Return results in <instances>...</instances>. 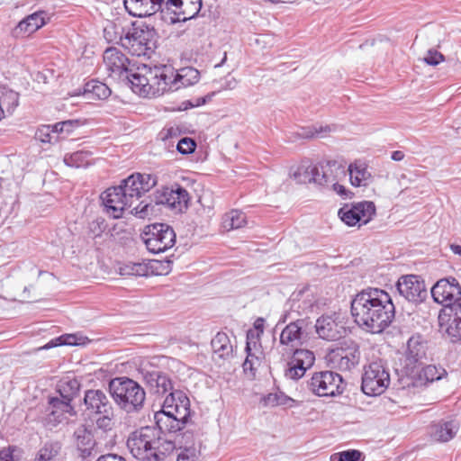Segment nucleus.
<instances>
[{
  "label": "nucleus",
  "instance_id": "nucleus-1",
  "mask_svg": "<svg viewBox=\"0 0 461 461\" xmlns=\"http://www.w3.org/2000/svg\"><path fill=\"white\" fill-rule=\"evenodd\" d=\"M191 417L190 400L182 391L167 396L161 409L155 412L156 427L146 426L131 433L127 447L131 455L141 461H161L174 448L172 440L162 433H176L188 424Z\"/></svg>",
  "mask_w": 461,
  "mask_h": 461
},
{
  "label": "nucleus",
  "instance_id": "nucleus-2",
  "mask_svg": "<svg viewBox=\"0 0 461 461\" xmlns=\"http://www.w3.org/2000/svg\"><path fill=\"white\" fill-rule=\"evenodd\" d=\"M351 314L358 326L372 333H381L393 321L395 308L387 292L368 287L352 299Z\"/></svg>",
  "mask_w": 461,
  "mask_h": 461
},
{
  "label": "nucleus",
  "instance_id": "nucleus-3",
  "mask_svg": "<svg viewBox=\"0 0 461 461\" xmlns=\"http://www.w3.org/2000/svg\"><path fill=\"white\" fill-rule=\"evenodd\" d=\"M174 69L169 66H155L150 68L147 65L138 67L128 77V82L133 92L144 97L158 96L167 91H172L171 82Z\"/></svg>",
  "mask_w": 461,
  "mask_h": 461
},
{
  "label": "nucleus",
  "instance_id": "nucleus-4",
  "mask_svg": "<svg viewBox=\"0 0 461 461\" xmlns=\"http://www.w3.org/2000/svg\"><path fill=\"white\" fill-rule=\"evenodd\" d=\"M108 389L114 402L127 413L139 412L143 408L146 393L134 380L115 377L109 382Z\"/></svg>",
  "mask_w": 461,
  "mask_h": 461
},
{
  "label": "nucleus",
  "instance_id": "nucleus-5",
  "mask_svg": "<svg viewBox=\"0 0 461 461\" xmlns=\"http://www.w3.org/2000/svg\"><path fill=\"white\" fill-rule=\"evenodd\" d=\"M156 184L157 177L155 176L141 173L132 174L121 182L120 187H122L132 206L131 211L132 214L140 219H145L152 213L153 205L147 200H142L136 206H133V204Z\"/></svg>",
  "mask_w": 461,
  "mask_h": 461
},
{
  "label": "nucleus",
  "instance_id": "nucleus-6",
  "mask_svg": "<svg viewBox=\"0 0 461 461\" xmlns=\"http://www.w3.org/2000/svg\"><path fill=\"white\" fill-rule=\"evenodd\" d=\"M156 32L153 28L149 26H138L128 29L127 32L122 30L120 36L111 39L115 43L122 45L129 52L137 57H150L156 47Z\"/></svg>",
  "mask_w": 461,
  "mask_h": 461
},
{
  "label": "nucleus",
  "instance_id": "nucleus-7",
  "mask_svg": "<svg viewBox=\"0 0 461 461\" xmlns=\"http://www.w3.org/2000/svg\"><path fill=\"white\" fill-rule=\"evenodd\" d=\"M388 368L382 360L373 361L364 366L361 389L368 396L382 394L390 384Z\"/></svg>",
  "mask_w": 461,
  "mask_h": 461
},
{
  "label": "nucleus",
  "instance_id": "nucleus-8",
  "mask_svg": "<svg viewBox=\"0 0 461 461\" xmlns=\"http://www.w3.org/2000/svg\"><path fill=\"white\" fill-rule=\"evenodd\" d=\"M141 239L149 252L158 254L175 245L176 233L167 224L155 223L145 228Z\"/></svg>",
  "mask_w": 461,
  "mask_h": 461
},
{
  "label": "nucleus",
  "instance_id": "nucleus-9",
  "mask_svg": "<svg viewBox=\"0 0 461 461\" xmlns=\"http://www.w3.org/2000/svg\"><path fill=\"white\" fill-rule=\"evenodd\" d=\"M307 388L317 396H336L344 392L345 384L339 374L333 371H321L314 373L307 381Z\"/></svg>",
  "mask_w": 461,
  "mask_h": 461
},
{
  "label": "nucleus",
  "instance_id": "nucleus-10",
  "mask_svg": "<svg viewBox=\"0 0 461 461\" xmlns=\"http://www.w3.org/2000/svg\"><path fill=\"white\" fill-rule=\"evenodd\" d=\"M104 66L107 71L108 77L114 79H127L134 74V65H131L130 59L117 48L110 47L104 52Z\"/></svg>",
  "mask_w": 461,
  "mask_h": 461
},
{
  "label": "nucleus",
  "instance_id": "nucleus-11",
  "mask_svg": "<svg viewBox=\"0 0 461 461\" xmlns=\"http://www.w3.org/2000/svg\"><path fill=\"white\" fill-rule=\"evenodd\" d=\"M375 214V205L371 201L344 204L338 212L339 219L348 226L368 223Z\"/></svg>",
  "mask_w": 461,
  "mask_h": 461
},
{
  "label": "nucleus",
  "instance_id": "nucleus-12",
  "mask_svg": "<svg viewBox=\"0 0 461 461\" xmlns=\"http://www.w3.org/2000/svg\"><path fill=\"white\" fill-rule=\"evenodd\" d=\"M427 342L420 335H413L408 339L402 364L407 375H412L415 369L427 359Z\"/></svg>",
  "mask_w": 461,
  "mask_h": 461
},
{
  "label": "nucleus",
  "instance_id": "nucleus-13",
  "mask_svg": "<svg viewBox=\"0 0 461 461\" xmlns=\"http://www.w3.org/2000/svg\"><path fill=\"white\" fill-rule=\"evenodd\" d=\"M308 327L307 319L292 320L281 331L279 343L285 348V350L291 353L300 349L307 337L306 329Z\"/></svg>",
  "mask_w": 461,
  "mask_h": 461
},
{
  "label": "nucleus",
  "instance_id": "nucleus-14",
  "mask_svg": "<svg viewBox=\"0 0 461 461\" xmlns=\"http://www.w3.org/2000/svg\"><path fill=\"white\" fill-rule=\"evenodd\" d=\"M361 357L360 349L357 344L350 342L333 348L330 351L329 361L341 371H348L357 366Z\"/></svg>",
  "mask_w": 461,
  "mask_h": 461
},
{
  "label": "nucleus",
  "instance_id": "nucleus-15",
  "mask_svg": "<svg viewBox=\"0 0 461 461\" xmlns=\"http://www.w3.org/2000/svg\"><path fill=\"white\" fill-rule=\"evenodd\" d=\"M438 323L452 339H461V303L445 304L438 314Z\"/></svg>",
  "mask_w": 461,
  "mask_h": 461
},
{
  "label": "nucleus",
  "instance_id": "nucleus-16",
  "mask_svg": "<svg viewBox=\"0 0 461 461\" xmlns=\"http://www.w3.org/2000/svg\"><path fill=\"white\" fill-rule=\"evenodd\" d=\"M431 296L436 303L444 305L460 303L461 285L453 276L441 278L432 286Z\"/></svg>",
  "mask_w": 461,
  "mask_h": 461
},
{
  "label": "nucleus",
  "instance_id": "nucleus-17",
  "mask_svg": "<svg viewBox=\"0 0 461 461\" xmlns=\"http://www.w3.org/2000/svg\"><path fill=\"white\" fill-rule=\"evenodd\" d=\"M165 11L174 14L171 23L186 22L195 18L202 8V0H165Z\"/></svg>",
  "mask_w": 461,
  "mask_h": 461
},
{
  "label": "nucleus",
  "instance_id": "nucleus-18",
  "mask_svg": "<svg viewBox=\"0 0 461 461\" xmlns=\"http://www.w3.org/2000/svg\"><path fill=\"white\" fill-rule=\"evenodd\" d=\"M396 286L399 294L409 302L417 303L423 302L427 297L424 281L419 276H402Z\"/></svg>",
  "mask_w": 461,
  "mask_h": 461
},
{
  "label": "nucleus",
  "instance_id": "nucleus-19",
  "mask_svg": "<svg viewBox=\"0 0 461 461\" xmlns=\"http://www.w3.org/2000/svg\"><path fill=\"white\" fill-rule=\"evenodd\" d=\"M101 199L107 213H109L114 219L122 217L123 212L126 209H132L131 204L130 203L128 198L125 195V193H123V190L122 187H120V185L107 188L101 194Z\"/></svg>",
  "mask_w": 461,
  "mask_h": 461
},
{
  "label": "nucleus",
  "instance_id": "nucleus-20",
  "mask_svg": "<svg viewBox=\"0 0 461 461\" xmlns=\"http://www.w3.org/2000/svg\"><path fill=\"white\" fill-rule=\"evenodd\" d=\"M291 353H293V356L287 363L285 376L291 380H298L313 366L315 356L312 351L304 348Z\"/></svg>",
  "mask_w": 461,
  "mask_h": 461
},
{
  "label": "nucleus",
  "instance_id": "nucleus-21",
  "mask_svg": "<svg viewBox=\"0 0 461 461\" xmlns=\"http://www.w3.org/2000/svg\"><path fill=\"white\" fill-rule=\"evenodd\" d=\"M188 192L178 184L164 187L158 196V203L165 204L176 212H183L188 207Z\"/></svg>",
  "mask_w": 461,
  "mask_h": 461
},
{
  "label": "nucleus",
  "instance_id": "nucleus-22",
  "mask_svg": "<svg viewBox=\"0 0 461 461\" xmlns=\"http://www.w3.org/2000/svg\"><path fill=\"white\" fill-rule=\"evenodd\" d=\"M318 336L325 340L334 341L343 337L345 328L335 314H323L315 323Z\"/></svg>",
  "mask_w": 461,
  "mask_h": 461
},
{
  "label": "nucleus",
  "instance_id": "nucleus-23",
  "mask_svg": "<svg viewBox=\"0 0 461 461\" xmlns=\"http://www.w3.org/2000/svg\"><path fill=\"white\" fill-rule=\"evenodd\" d=\"M85 412L89 418L113 409L108 395L101 389H89L84 395Z\"/></svg>",
  "mask_w": 461,
  "mask_h": 461
},
{
  "label": "nucleus",
  "instance_id": "nucleus-24",
  "mask_svg": "<svg viewBox=\"0 0 461 461\" xmlns=\"http://www.w3.org/2000/svg\"><path fill=\"white\" fill-rule=\"evenodd\" d=\"M143 381L152 393L163 395L169 392V396L173 390V384L167 375L158 370H141ZM177 390H175L176 392Z\"/></svg>",
  "mask_w": 461,
  "mask_h": 461
},
{
  "label": "nucleus",
  "instance_id": "nucleus-25",
  "mask_svg": "<svg viewBox=\"0 0 461 461\" xmlns=\"http://www.w3.org/2000/svg\"><path fill=\"white\" fill-rule=\"evenodd\" d=\"M165 0H123L125 10L133 17H146L165 12Z\"/></svg>",
  "mask_w": 461,
  "mask_h": 461
},
{
  "label": "nucleus",
  "instance_id": "nucleus-26",
  "mask_svg": "<svg viewBox=\"0 0 461 461\" xmlns=\"http://www.w3.org/2000/svg\"><path fill=\"white\" fill-rule=\"evenodd\" d=\"M75 444L78 456L86 460L88 457L95 456L98 453L97 443L94 438L92 432L84 425L78 427L74 432Z\"/></svg>",
  "mask_w": 461,
  "mask_h": 461
},
{
  "label": "nucleus",
  "instance_id": "nucleus-27",
  "mask_svg": "<svg viewBox=\"0 0 461 461\" xmlns=\"http://www.w3.org/2000/svg\"><path fill=\"white\" fill-rule=\"evenodd\" d=\"M458 429L459 423L456 420H441L429 426V434L437 442H447L456 435Z\"/></svg>",
  "mask_w": 461,
  "mask_h": 461
},
{
  "label": "nucleus",
  "instance_id": "nucleus-28",
  "mask_svg": "<svg viewBox=\"0 0 461 461\" xmlns=\"http://www.w3.org/2000/svg\"><path fill=\"white\" fill-rule=\"evenodd\" d=\"M318 167L319 176L316 177V185L329 187L337 181L339 175H344V168L335 160L320 162Z\"/></svg>",
  "mask_w": 461,
  "mask_h": 461
},
{
  "label": "nucleus",
  "instance_id": "nucleus-29",
  "mask_svg": "<svg viewBox=\"0 0 461 461\" xmlns=\"http://www.w3.org/2000/svg\"><path fill=\"white\" fill-rule=\"evenodd\" d=\"M50 411L48 414V422L52 425L60 423L65 419V414L76 415L70 401L59 397H50L49 400Z\"/></svg>",
  "mask_w": 461,
  "mask_h": 461
},
{
  "label": "nucleus",
  "instance_id": "nucleus-30",
  "mask_svg": "<svg viewBox=\"0 0 461 461\" xmlns=\"http://www.w3.org/2000/svg\"><path fill=\"white\" fill-rule=\"evenodd\" d=\"M46 13L35 12L22 20L14 29L15 36L29 35L45 24Z\"/></svg>",
  "mask_w": 461,
  "mask_h": 461
},
{
  "label": "nucleus",
  "instance_id": "nucleus-31",
  "mask_svg": "<svg viewBox=\"0 0 461 461\" xmlns=\"http://www.w3.org/2000/svg\"><path fill=\"white\" fill-rule=\"evenodd\" d=\"M258 342V334L255 336L253 330H249L247 333V344L245 348L247 352V357L242 365L245 373L248 371L253 372L257 366L261 364V357L252 352V345L253 348H256Z\"/></svg>",
  "mask_w": 461,
  "mask_h": 461
},
{
  "label": "nucleus",
  "instance_id": "nucleus-32",
  "mask_svg": "<svg viewBox=\"0 0 461 461\" xmlns=\"http://www.w3.org/2000/svg\"><path fill=\"white\" fill-rule=\"evenodd\" d=\"M200 73L194 68H184L178 72L173 74L171 82L172 91L177 90L180 87H186L198 82Z\"/></svg>",
  "mask_w": 461,
  "mask_h": 461
},
{
  "label": "nucleus",
  "instance_id": "nucleus-33",
  "mask_svg": "<svg viewBox=\"0 0 461 461\" xmlns=\"http://www.w3.org/2000/svg\"><path fill=\"white\" fill-rule=\"evenodd\" d=\"M447 376V372L441 366L428 365L421 368L418 374V380L420 384L428 385L436 381L442 380Z\"/></svg>",
  "mask_w": 461,
  "mask_h": 461
},
{
  "label": "nucleus",
  "instance_id": "nucleus-34",
  "mask_svg": "<svg viewBox=\"0 0 461 461\" xmlns=\"http://www.w3.org/2000/svg\"><path fill=\"white\" fill-rule=\"evenodd\" d=\"M246 223V215L240 210H230L221 217V228L224 231H230L242 228Z\"/></svg>",
  "mask_w": 461,
  "mask_h": 461
},
{
  "label": "nucleus",
  "instance_id": "nucleus-35",
  "mask_svg": "<svg viewBox=\"0 0 461 461\" xmlns=\"http://www.w3.org/2000/svg\"><path fill=\"white\" fill-rule=\"evenodd\" d=\"M214 354L220 358H228L232 355L233 347L228 335L224 332H218L211 341Z\"/></svg>",
  "mask_w": 461,
  "mask_h": 461
},
{
  "label": "nucleus",
  "instance_id": "nucleus-36",
  "mask_svg": "<svg viewBox=\"0 0 461 461\" xmlns=\"http://www.w3.org/2000/svg\"><path fill=\"white\" fill-rule=\"evenodd\" d=\"M19 95L17 92L0 86V120L5 115V111L12 113L18 105Z\"/></svg>",
  "mask_w": 461,
  "mask_h": 461
},
{
  "label": "nucleus",
  "instance_id": "nucleus-37",
  "mask_svg": "<svg viewBox=\"0 0 461 461\" xmlns=\"http://www.w3.org/2000/svg\"><path fill=\"white\" fill-rule=\"evenodd\" d=\"M319 176L318 167L314 164H302L293 173V178L299 184H316Z\"/></svg>",
  "mask_w": 461,
  "mask_h": 461
},
{
  "label": "nucleus",
  "instance_id": "nucleus-38",
  "mask_svg": "<svg viewBox=\"0 0 461 461\" xmlns=\"http://www.w3.org/2000/svg\"><path fill=\"white\" fill-rule=\"evenodd\" d=\"M79 388L80 383L78 380L72 378L60 381L57 391L59 393V398L72 402V400L77 396Z\"/></svg>",
  "mask_w": 461,
  "mask_h": 461
},
{
  "label": "nucleus",
  "instance_id": "nucleus-39",
  "mask_svg": "<svg viewBox=\"0 0 461 461\" xmlns=\"http://www.w3.org/2000/svg\"><path fill=\"white\" fill-rule=\"evenodd\" d=\"M349 179L354 186H361L366 185V180L369 178L370 174L365 165H350L348 167Z\"/></svg>",
  "mask_w": 461,
  "mask_h": 461
},
{
  "label": "nucleus",
  "instance_id": "nucleus-40",
  "mask_svg": "<svg viewBox=\"0 0 461 461\" xmlns=\"http://www.w3.org/2000/svg\"><path fill=\"white\" fill-rule=\"evenodd\" d=\"M111 93V89L106 84L97 80H91L85 85V94H92L98 99H106Z\"/></svg>",
  "mask_w": 461,
  "mask_h": 461
},
{
  "label": "nucleus",
  "instance_id": "nucleus-41",
  "mask_svg": "<svg viewBox=\"0 0 461 461\" xmlns=\"http://www.w3.org/2000/svg\"><path fill=\"white\" fill-rule=\"evenodd\" d=\"M61 445L59 442H47L39 450L34 461H52L59 453Z\"/></svg>",
  "mask_w": 461,
  "mask_h": 461
},
{
  "label": "nucleus",
  "instance_id": "nucleus-42",
  "mask_svg": "<svg viewBox=\"0 0 461 461\" xmlns=\"http://www.w3.org/2000/svg\"><path fill=\"white\" fill-rule=\"evenodd\" d=\"M91 153L85 150H77L71 154H66L64 157V162L68 167H86L89 163V158Z\"/></svg>",
  "mask_w": 461,
  "mask_h": 461
},
{
  "label": "nucleus",
  "instance_id": "nucleus-43",
  "mask_svg": "<svg viewBox=\"0 0 461 461\" xmlns=\"http://www.w3.org/2000/svg\"><path fill=\"white\" fill-rule=\"evenodd\" d=\"M122 276H147L149 274L148 266L144 263L130 262L120 267Z\"/></svg>",
  "mask_w": 461,
  "mask_h": 461
},
{
  "label": "nucleus",
  "instance_id": "nucleus-44",
  "mask_svg": "<svg viewBox=\"0 0 461 461\" xmlns=\"http://www.w3.org/2000/svg\"><path fill=\"white\" fill-rule=\"evenodd\" d=\"M82 344L75 334H64L58 338L51 339L41 348L49 349L58 346H77Z\"/></svg>",
  "mask_w": 461,
  "mask_h": 461
},
{
  "label": "nucleus",
  "instance_id": "nucleus-45",
  "mask_svg": "<svg viewBox=\"0 0 461 461\" xmlns=\"http://www.w3.org/2000/svg\"><path fill=\"white\" fill-rule=\"evenodd\" d=\"M266 405H271V406H277V405H286L289 407H292L294 403V400L291 397L285 395V393L279 392V393H268L264 398Z\"/></svg>",
  "mask_w": 461,
  "mask_h": 461
},
{
  "label": "nucleus",
  "instance_id": "nucleus-46",
  "mask_svg": "<svg viewBox=\"0 0 461 461\" xmlns=\"http://www.w3.org/2000/svg\"><path fill=\"white\" fill-rule=\"evenodd\" d=\"M96 428L104 431H108L113 429V420L114 418L113 408L97 414L95 417Z\"/></svg>",
  "mask_w": 461,
  "mask_h": 461
},
{
  "label": "nucleus",
  "instance_id": "nucleus-47",
  "mask_svg": "<svg viewBox=\"0 0 461 461\" xmlns=\"http://www.w3.org/2000/svg\"><path fill=\"white\" fill-rule=\"evenodd\" d=\"M331 131V127L330 126H322V125H320V126H312L311 128H307V129H303V132L301 133V135L303 137V138H314V137H317V138H324L328 135L329 132Z\"/></svg>",
  "mask_w": 461,
  "mask_h": 461
},
{
  "label": "nucleus",
  "instance_id": "nucleus-48",
  "mask_svg": "<svg viewBox=\"0 0 461 461\" xmlns=\"http://www.w3.org/2000/svg\"><path fill=\"white\" fill-rule=\"evenodd\" d=\"M195 148L196 142L189 137L182 138L176 146L177 151L184 155L192 154L195 150Z\"/></svg>",
  "mask_w": 461,
  "mask_h": 461
},
{
  "label": "nucleus",
  "instance_id": "nucleus-49",
  "mask_svg": "<svg viewBox=\"0 0 461 461\" xmlns=\"http://www.w3.org/2000/svg\"><path fill=\"white\" fill-rule=\"evenodd\" d=\"M105 229L104 220L96 218L88 223L87 233L95 239L100 237Z\"/></svg>",
  "mask_w": 461,
  "mask_h": 461
},
{
  "label": "nucleus",
  "instance_id": "nucleus-50",
  "mask_svg": "<svg viewBox=\"0 0 461 461\" xmlns=\"http://www.w3.org/2000/svg\"><path fill=\"white\" fill-rule=\"evenodd\" d=\"M50 125H42L35 132L36 140L42 143H50L54 138Z\"/></svg>",
  "mask_w": 461,
  "mask_h": 461
},
{
  "label": "nucleus",
  "instance_id": "nucleus-51",
  "mask_svg": "<svg viewBox=\"0 0 461 461\" xmlns=\"http://www.w3.org/2000/svg\"><path fill=\"white\" fill-rule=\"evenodd\" d=\"M198 456L199 451L194 447H185L177 455L176 461H196Z\"/></svg>",
  "mask_w": 461,
  "mask_h": 461
},
{
  "label": "nucleus",
  "instance_id": "nucleus-52",
  "mask_svg": "<svg viewBox=\"0 0 461 461\" xmlns=\"http://www.w3.org/2000/svg\"><path fill=\"white\" fill-rule=\"evenodd\" d=\"M445 60V57L442 53L436 50H429L427 54L423 58V61L429 66H437Z\"/></svg>",
  "mask_w": 461,
  "mask_h": 461
},
{
  "label": "nucleus",
  "instance_id": "nucleus-53",
  "mask_svg": "<svg viewBox=\"0 0 461 461\" xmlns=\"http://www.w3.org/2000/svg\"><path fill=\"white\" fill-rule=\"evenodd\" d=\"M338 456L339 461H359L362 453L356 449H350L335 454Z\"/></svg>",
  "mask_w": 461,
  "mask_h": 461
},
{
  "label": "nucleus",
  "instance_id": "nucleus-54",
  "mask_svg": "<svg viewBox=\"0 0 461 461\" xmlns=\"http://www.w3.org/2000/svg\"><path fill=\"white\" fill-rule=\"evenodd\" d=\"M122 30H124L121 26H117L115 24H111L104 28V37L108 41L115 42V41H112L111 39H114L115 37L120 36Z\"/></svg>",
  "mask_w": 461,
  "mask_h": 461
},
{
  "label": "nucleus",
  "instance_id": "nucleus-55",
  "mask_svg": "<svg viewBox=\"0 0 461 461\" xmlns=\"http://www.w3.org/2000/svg\"><path fill=\"white\" fill-rule=\"evenodd\" d=\"M334 192H336L342 198L346 199L351 197L349 194H352L351 192L348 191L344 185H339L337 181L334 184L330 185Z\"/></svg>",
  "mask_w": 461,
  "mask_h": 461
},
{
  "label": "nucleus",
  "instance_id": "nucleus-56",
  "mask_svg": "<svg viewBox=\"0 0 461 461\" xmlns=\"http://www.w3.org/2000/svg\"><path fill=\"white\" fill-rule=\"evenodd\" d=\"M237 86V81L236 79L233 77H226L224 79H223V82L219 89V91L221 90H231V89H234Z\"/></svg>",
  "mask_w": 461,
  "mask_h": 461
},
{
  "label": "nucleus",
  "instance_id": "nucleus-57",
  "mask_svg": "<svg viewBox=\"0 0 461 461\" xmlns=\"http://www.w3.org/2000/svg\"><path fill=\"white\" fill-rule=\"evenodd\" d=\"M70 125H71L70 121H64V122H57L53 125H50V128L53 130L52 134L54 135V134H58V133H62L65 131L64 126H70Z\"/></svg>",
  "mask_w": 461,
  "mask_h": 461
},
{
  "label": "nucleus",
  "instance_id": "nucleus-58",
  "mask_svg": "<svg viewBox=\"0 0 461 461\" xmlns=\"http://www.w3.org/2000/svg\"><path fill=\"white\" fill-rule=\"evenodd\" d=\"M96 461H127L124 457L116 454H107L99 456Z\"/></svg>",
  "mask_w": 461,
  "mask_h": 461
},
{
  "label": "nucleus",
  "instance_id": "nucleus-59",
  "mask_svg": "<svg viewBox=\"0 0 461 461\" xmlns=\"http://www.w3.org/2000/svg\"><path fill=\"white\" fill-rule=\"evenodd\" d=\"M264 323H265V320L261 317L258 318L255 322H254V328L256 330V332L253 331L255 333V336H257L258 334V338L260 337L261 334H263L264 332Z\"/></svg>",
  "mask_w": 461,
  "mask_h": 461
},
{
  "label": "nucleus",
  "instance_id": "nucleus-60",
  "mask_svg": "<svg viewBox=\"0 0 461 461\" xmlns=\"http://www.w3.org/2000/svg\"><path fill=\"white\" fill-rule=\"evenodd\" d=\"M0 461H14L13 454L6 449L0 451Z\"/></svg>",
  "mask_w": 461,
  "mask_h": 461
},
{
  "label": "nucleus",
  "instance_id": "nucleus-61",
  "mask_svg": "<svg viewBox=\"0 0 461 461\" xmlns=\"http://www.w3.org/2000/svg\"><path fill=\"white\" fill-rule=\"evenodd\" d=\"M391 158L394 161H401L404 158V154L401 150H395L392 153Z\"/></svg>",
  "mask_w": 461,
  "mask_h": 461
},
{
  "label": "nucleus",
  "instance_id": "nucleus-62",
  "mask_svg": "<svg viewBox=\"0 0 461 461\" xmlns=\"http://www.w3.org/2000/svg\"><path fill=\"white\" fill-rule=\"evenodd\" d=\"M206 103V97H198L194 100V102H189L191 107H197L203 105Z\"/></svg>",
  "mask_w": 461,
  "mask_h": 461
},
{
  "label": "nucleus",
  "instance_id": "nucleus-63",
  "mask_svg": "<svg viewBox=\"0 0 461 461\" xmlns=\"http://www.w3.org/2000/svg\"><path fill=\"white\" fill-rule=\"evenodd\" d=\"M450 249L454 254L461 256V245L451 244Z\"/></svg>",
  "mask_w": 461,
  "mask_h": 461
},
{
  "label": "nucleus",
  "instance_id": "nucleus-64",
  "mask_svg": "<svg viewBox=\"0 0 461 461\" xmlns=\"http://www.w3.org/2000/svg\"><path fill=\"white\" fill-rule=\"evenodd\" d=\"M70 122H71V125L70 126H64V132H67V133H69L73 131L74 127L75 126H77V121H72V120H69Z\"/></svg>",
  "mask_w": 461,
  "mask_h": 461
}]
</instances>
